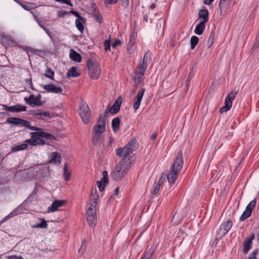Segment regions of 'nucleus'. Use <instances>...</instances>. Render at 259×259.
I'll list each match as a JSON object with an SVG mask.
<instances>
[{"instance_id": "nucleus-1", "label": "nucleus", "mask_w": 259, "mask_h": 259, "mask_svg": "<svg viewBox=\"0 0 259 259\" xmlns=\"http://www.w3.org/2000/svg\"><path fill=\"white\" fill-rule=\"evenodd\" d=\"M136 148V142L132 140L125 147L116 149V154L117 156L121 158L120 162L125 163V162H131V165H132L134 155L133 152Z\"/></svg>"}, {"instance_id": "nucleus-2", "label": "nucleus", "mask_w": 259, "mask_h": 259, "mask_svg": "<svg viewBox=\"0 0 259 259\" xmlns=\"http://www.w3.org/2000/svg\"><path fill=\"white\" fill-rule=\"evenodd\" d=\"M106 124L105 117L100 116L92 130V141L94 145H100L102 142L101 135L105 132Z\"/></svg>"}, {"instance_id": "nucleus-3", "label": "nucleus", "mask_w": 259, "mask_h": 259, "mask_svg": "<svg viewBox=\"0 0 259 259\" xmlns=\"http://www.w3.org/2000/svg\"><path fill=\"white\" fill-rule=\"evenodd\" d=\"M183 163L184 161L182 157V152L180 151L167 174V179L169 185L173 184L175 182L178 174L181 171L183 168Z\"/></svg>"}, {"instance_id": "nucleus-4", "label": "nucleus", "mask_w": 259, "mask_h": 259, "mask_svg": "<svg viewBox=\"0 0 259 259\" xmlns=\"http://www.w3.org/2000/svg\"><path fill=\"white\" fill-rule=\"evenodd\" d=\"M131 165V162H125V163L119 162L112 172L113 179L118 181L123 178Z\"/></svg>"}, {"instance_id": "nucleus-5", "label": "nucleus", "mask_w": 259, "mask_h": 259, "mask_svg": "<svg viewBox=\"0 0 259 259\" xmlns=\"http://www.w3.org/2000/svg\"><path fill=\"white\" fill-rule=\"evenodd\" d=\"M89 74L92 79H97L101 74V68L99 63L92 60H89L87 62Z\"/></svg>"}, {"instance_id": "nucleus-6", "label": "nucleus", "mask_w": 259, "mask_h": 259, "mask_svg": "<svg viewBox=\"0 0 259 259\" xmlns=\"http://www.w3.org/2000/svg\"><path fill=\"white\" fill-rule=\"evenodd\" d=\"M96 203H90V206L87 211V220L89 226L92 228L94 227L96 223Z\"/></svg>"}, {"instance_id": "nucleus-7", "label": "nucleus", "mask_w": 259, "mask_h": 259, "mask_svg": "<svg viewBox=\"0 0 259 259\" xmlns=\"http://www.w3.org/2000/svg\"><path fill=\"white\" fill-rule=\"evenodd\" d=\"M7 121L10 124L15 125L24 126L31 130H38V127L31 126L29 122L20 118L16 117H9L7 118Z\"/></svg>"}, {"instance_id": "nucleus-8", "label": "nucleus", "mask_w": 259, "mask_h": 259, "mask_svg": "<svg viewBox=\"0 0 259 259\" xmlns=\"http://www.w3.org/2000/svg\"><path fill=\"white\" fill-rule=\"evenodd\" d=\"M79 115L84 124H88L90 121V111L89 107L86 103H82L79 107Z\"/></svg>"}, {"instance_id": "nucleus-9", "label": "nucleus", "mask_w": 259, "mask_h": 259, "mask_svg": "<svg viewBox=\"0 0 259 259\" xmlns=\"http://www.w3.org/2000/svg\"><path fill=\"white\" fill-rule=\"evenodd\" d=\"M236 95L237 93L236 92H232L227 96L225 101V105L220 109V112H227L231 109L232 106V102L235 99Z\"/></svg>"}, {"instance_id": "nucleus-10", "label": "nucleus", "mask_w": 259, "mask_h": 259, "mask_svg": "<svg viewBox=\"0 0 259 259\" xmlns=\"http://www.w3.org/2000/svg\"><path fill=\"white\" fill-rule=\"evenodd\" d=\"M232 222L230 220L222 223L217 232V237L219 238L223 237L230 230L232 227Z\"/></svg>"}, {"instance_id": "nucleus-11", "label": "nucleus", "mask_w": 259, "mask_h": 259, "mask_svg": "<svg viewBox=\"0 0 259 259\" xmlns=\"http://www.w3.org/2000/svg\"><path fill=\"white\" fill-rule=\"evenodd\" d=\"M41 88L46 91L48 93H52L54 94L61 93L63 91L61 87L58 84H55L54 83L41 85Z\"/></svg>"}, {"instance_id": "nucleus-12", "label": "nucleus", "mask_w": 259, "mask_h": 259, "mask_svg": "<svg viewBox=\"0 0 259 259\" xmlns=\"http://www.w3.org/2000/svg\"><path fill=\"white\" fill-rule=\"evenodd\" d=\"M146 69L145 67H142L138 65L133 76V79L135 83L139 84L141 82Z\"/></svg>"}, {"instance_id": "nucleus-13", "label": "nucleus", "mask_w": 259, "mask_h": 259, "mask_svg": "<svg viewBox=\"0 0 259 259\" xmlns=\"http://www.w3.org/2000/svg\"><path fill=\"white\" fill-rule=\"evenodd\" d=\"M41 96L38 94L37 96L33 95H30L28 98L25 97L24 101L31 107L41 105Z\"/></svg>"}, {"instance_id": "nucleus-14", "label": "nucleus", "mask_w": 259, "mask_h": 259, "mask_svg": "<svg viewBox=\"0 0 259 259\" xmlns=\"http://www.w3.org/2000/svg\"><path fill=\"white\" fill-rule=\"evenodd\" d=\"M255 204L256 202L254 200H252L250 202V203L247 205L245 210L240 217V221H243L250 216V215L251 214L252 209L254 207Z\"/></svg>"}, {"instance_id": "nucleus-15", "label": "nucleus", "mask_w": 259, "mask_h": 259, "mask_svg": "<svg viewBox=\"0 0 259 259\" xmlns=\"http://www.w3.org/2000/svg\"><path fill=\"white\" fill-rule=\"evenodd\" d=\"M145 92L144 89H141L138 92L136 97L134 100L133 108L135 111L139 108Z\"/></svg>"}, {"instance_id": "nucleus-16", "label": "nucleus", "mask_w": 259, "mask_h": 259, "mask_svg": "<svg viewBox=\"0 0 259 259\" xmlns=\"http://www.w3.org/2000/svg\"><path fill=\"white\" fill-rule=\"evenodd\" d=\"M102 175L103 176L101 180L97 182V187L100 192H102L104 190L105 186L108 183V176L107 171L106 170L103 171Z\"/></svg>"}, {"instance_id": "nucleus-17", "label": "nucleus", "mask_w": 259, "mask_h": 259, "mask_svg": "<svg viewBox=\"0 0 259 259\" xmlns=\"http://www.w3.org/2000/svg\"><path fill=\"white\" fill-rule=\"evenodd\" d=\"M231 0H220L219 1V9L220 15L224 16L228 8L230 6V2Z\"/></svg>"}, {"instance_id": "nucleus-18", "label": "nucleus", "mask_w": 259, "mask_h": 259, "mask_svg": "<svg viewBox=\"0 0 259 259\" xmlns=\"http://www.w3.org/2000/svg\"><path fill=\"white\" fill-rule=\"evenodd\" d=\"M41 170L48 171L49 167L45 165H38L31 167L28 169L29 172H35L36 175H37V173L39 172V174L41 176L43 177L46 176L47 173L45 172V174H44V172L41 171Z\"/></svg>"}, {"instance_id": "nucleus-19", "label": "nucleus", "mask_w": 259, "mask_h": 259, "mask_svg": "<svg viewBox=\"0 0 259 259\" xmlns=\"http://www.w3.org/2000/svg\"><path fill=\"white\" fill-rule=\"evenodd\" d=\"M66 201L65 200H57L53 202L51 206L48 208V212H55L58 210V208L62 207Z\"/></svg>"}, {"instance_id": "nucleus-20", "label": "nucleus", "mask_w": 259, "mask_h": 259, "mask_svg": "<svg viewBox=\"0 0 259 259\" xmlns=\"http://www.w3.org/2000/svg\"><path fill=\"white\" fill-rule=\"evenodd\" d=\"M23 213V207L22 206H19L11 212H10L8 215L6 216L0 222V224L5 222L8 219L13 218L19 214H21Z\"/></svg>"}, {"instance_id": "nucleus-21", "label": "nucleus", "mask_w": 259, "mask_h": 259, "mask_svg": "<svg viewBox=\"0 0 259 259\" xmlns=\"http://www.w3.org/2000/svg\"><path fill=\"white\" fill-rule=\"evenodd\" d=\"M61 157L57 152L51 153L50 156V162L59 164L61 162Z\"/></svg>"}, {"instance_id": "nucleus-22", "label": "nucleus", "mask_w": 259, "mask_h": 259, "mask_svg": "<svg viewBox=\"0 0 259 259\" xmlns=\"http://www.w3.org/2000/svg\"><path fill=\"white\" fill-rule=\"evenodd\" d=\"M198 16L200 22L206 23L208 20V11L207 10H201L199 12Z\"/></svg>"}, {"instance_id": "nucleus-23", "label": "nucleus", "mask_w": 259, "mask_h": 259, "mask_svg": "<svg viewBox=\"0 0 259 259\" xmlns=\"http://www.w3.org/2000/svg\"><path fill=\"white\" fill-rule=\"evenodd\" d=\"M38 130L37 131H39L38 132L33 133V135L37 136L40 138H47L51 140L55 139V137L52 135H51L48 133L43 132L41 131V129L38 128Z\"/></svg>"}, {"instance_id": "nucleus-24", "label": "nucleus", "mask_w": 259, "mask_h": 259, "mask_svg": "<svg viewBox=\"0 0 259 259\" xmlns=\"http://www.w3.org/2000/svg\"><path fill=\"white\" fill-rule=\"evenodd\" d=\"M38 222L35 223L31 225V228H40V229H46L48 227V224L46 220L43 219H39Z\"/></svg>"}, {"instance_id": "nucleus-25", "label": "nucleus", "mask_w": 259, "mask_h": 259, "mask_svg": "<svg viewBox=\"0 0 259 259\" xmlns=\"http://www.w3.org/2000/svg\"><path fill=\"white\" fill-rule=\"evenodd\" d=\"M33 116L39 118V119H44L46 117L50 118V114L45 111H42L41 110H37L36 111L34 112L33 113Z\"/></svg>"}, {"instance_id": "nucleus-26", "label": "nucleus", "mask_w": 259, "mask_h": 259, "mask_svg": "<svg viewBox=\"0 0 259 259\" xmlns=\"http://www.w3.org/2000/svg\"><path fill=\"white\" fill-rule=\"evenodd\" d=\"M70 58L73 61L80 62L81 61V56L73 50H71L69 54Z\"/></svg>"}, {"instance_id": "nucleus-27", "label": "nucleus", "mask_w": 259, "mask_h": 259, "mask_svg": "<svg viewBox=\"0 0 259 259\" xmlns=\"http://www.w3.org/2000/svg\"><path fill=\"white\" fill-rule=\"evenodd\" d=\"M99 196L97 191L96 189H93L91 192L90 198V203H96V205H97L98 203V200L99 199Z\"/></svg>"}, {"instance_id": "nucleus-28", "label": "nucleus", "mask_w": 259, "mask_h": 259, "mask_svg": "<svg viewBox=\"0 0 259 259\" xmlns=\"http://www.w3.org/2000/svg\"><path fill=\"white\" fill-rule=\"evenodd\" d=\"M2 44L6 47L13 46L15 42L9 36H4L2 38Z\"/></svg>"}, {"instance_id": "nucleus-29", "label": "nucleus", "mask_w": 259, "mask_h": 259, "mask_svg": "<svg viewBox=\"0 0 259 259\" xmlns=\"http://www.w3.org/2000/svg\"><path fill=\"white\" fill-rule=\"evenodd\" d=\"M151 59V54L147 52H146L143 58V63L139 65V66L144 67L145 68H147L148 64L149 63Z\"/></svg>"}, {"instance_id": "nucleus-30", "label": "nucleus", "mask_w": 259, "mask_h": 259, "mask_svg": "<svg viewBox=\"0 0 259 259\" xmlns=\"http://www.w3.org/2000/svg\"><path fill=\"white\" fill-rule=\"evenodd\" d=\"M28 144L26 142V140L24 143L20 144L19 145H15L12 147V151L15 152L20 150H23L27 149L28 147Z\"/></svg>"}, {"instance_id": "nucleus-31", "label": "nucleus", "mask_w": 259, "mask_h": 259, "mask_svg": "<svg viewBox=\"0 0 259 259\" xmlns=\"http://www.w3.org/2000/svg\"><path fill=\"white\" fill-rule=\"evenodd\" d=\"M67 75L68 77H76L79 75L77 68L76 67H72L70 68L67 73Z\"/></svg>"}, {"instance_id": "nucleus-32", "label": "nucleus", "mask_w": 259, "mask_h": 259, "mask_svg": "<svg viewBox=\"0 0 259 259\" xmlns=\"http://www.w3.org/2000/svg\"><path fill=\"white\" fill-rule=\"evenodd\" d=\"M205 28V23L200 22L198 25H197L195 30L194 33L197 35H201L204 30Z\"/></svg>"}, {"instance_id": "nucleus-33", "label": "nucleus", "mask_w": 259, "mask_h": 259, "mask_svg": "<svg viewBox=\"0 0 259 259\" xmlns=\"http://www.w3.org/2000/svg\"><path fill=\"white\" fill-rule=\"evenodd\" d=\"M252 242L251 241V239H245L243 243V252L245 254H247L249 250L251 248Z\"/></svg>"}, {"instance_id": "nucleus-34", "label": "nucleus", "mask_w": 259, "mask_h": 259, "mask_svg": "<svg viewBox=\"0 0 259 259\" xmlns=\"http://www.w3.org/2000/svg\"><path fill=\"white\" fill-rule=\"evenodd\" d=\"M121 102H122V100L120 98H119L118 99H117V100L115 102V103L112 106V107L111 108V110L114 113H117L120 109V107L121 106Z\"/></svg>"}, {"instance_id": "nucleus-35", "label": "nucleus", "mask_w": 259, "mask_h": 259, "mask_svg": "<svg viewBox=\"0 0 259 259\" xmlns=\"http://www.w3.org/2000/svg\"><path fill=\"white\" fill-rule=\"evenodd\" d=\"M120 122V119L117 117L114 118L112 119L111 124L114 132L116 133L118 130L119 127Z\"/></svg>"}, {"instance_id": "nucleus-36", "label": "nucleus", "mask_w": 259, "mask_h": 259, "mask_svg": "<svg viewBox=\"0 0 259 259\" xmlns=\"http://www.w3.org/2000/svg\"><path fill=\"white\" fill-rule=\"evenodd\" d=\"M63 177L66 181H68L71 178V172L66 164L64 166Z\"/></svg>"}, {"instance_id": "nucleus-37", "label": "nucleus", "mask_w": 259, "mask_h": 259, "mask_svg": "<svg viewBox=\"0 0 259 259\" xmlns=\"http://www.w3.org/2000/svg\"><path fill=\"white\" fill-rule=\"evenodd\" d=\"M31 139L27 140L26 142L28 143V145H31L33 146H35L38 145V136L33 135V133H31Z\"/></svg>"}, {"instance_id": "nucleus-38", "label": "nucleus", "mask_w": 259, "mask_h": 259, "mask_svg": "<svg viewBox=\"0 0 259 259\" xmlns=\"http://www.w3.org/2000/svg\"><path fill=\"white\" fill-rule=\"evenodd\" d=\"M162 183V182L161 180L160 179L157 183L154 184L151 191L152 194H156L159 192Z\"/></svg>"}, {"instance_id": "nucleus-39", "label": "nucleus", "mask_w": 259, "mask_h": 259, "mask_svg": "<svg viewBox=\"0 0 259 259\" xmlns=\"http://www.w3.org/2000/svg\"><path fill=\"white\" fill-rule=\"evenodd\" d=\"M27 107L20 104H17L14 106V112L26 111Z\"/></svg>"}, {"instance_id": "nucleus-40", "label": "nucleus", "mask_w": 259, "mask_h": 259, "mask_svg": "<svg viewBox=\"0 0 259 259\" xmlns=\"http://www.w3.org/2000/svg\"><path fill=\"white\" fill-rule=\"evenodd\" d=\"M199 41V39L198 37L196 36H192L191 38L190 43H191V50H194L197 45Z\"/></svg>"}, {"instance_id": "nucleus-41", "label": "nucleus", "mask_w": 259, "mask_h": 259, "mask_svg": "<svg viewBox=\"0 0 259 259\" xmlns=\"http://www.w3.org/2000/svg\"><path fill=\"white\" fill-rule=\"evenodd\" d=\"M45 75L52 80H54V72L50 68H48Z\"/></svg>"}, {"instance_id": "nucleus-42", "label": "nucleus", "mask_w": 259, "mask_h": 259, "mask_svg": "<svg viewBox=\"0 0 259 259\" xmlns=\"http://www.w3.org/2000/svg\"><path fill=\"white\" fill-rule=\"evenodd\" d=\"M80 19H77L75 20V25L78 30L82 32L84 29V26L83 24L80 21Z\"/></svg>"}, {"instance_id": "nucleus-43", "label": "nucleus", "mask_w": 259, "mask_h": 259, "mask_svg": "<svg viewBox=\"0 0 259 259\" xmlns=\"http://www.w3.org/2000/svg\"><path fill=\"white\" fill-rule=\"evenodd\" d=\"M131 38H130L128 42L127 48V52L130 54H132L135 50V48L134 47V42L133 40H131Z\"/></svg>"}, {"instance_id": "nucleus-44", "label": "nucleus", "mask_w": 259, "mask_h": 259, "mask_svg": "<svg viewBox=\"0 0 259 259\" xmlns=\"http://www.w3.org/2000/svg\"><path fill=\"white\" fill-rule=\"evenodd\" d=\"M104 50L105 51H107L110 50V40H106L104 43Z\"/></svg>"}, {"instance_id": "nucleus-45", "label": "nucleus", "mask_w": 259, "mask_h": 259, "mask_svg": "<svg viewBox=\"0 0 259 259\" xmlns=\"http://www.w3.org/2000/svg\"><path fill=\"white\" fill-rule=\"evenodd\" d=\"M258 253V250L254 249L249 255V259H256V255Z\"/></svg>"}, {"instance_id": "nucleus-46", "label": "nucleus", "mask_w": 259, "mask_h": 259, "mask_svg": "<svg viewBox=\"0 0 259 259\" xmlns=\"http://www.w3.org/2000/svg\"><path fill=\"white\" fill-rule=\"evenodd\" d=\"M2 106L3 107V109L14 112V106H8L6 105H3Z\"/></svg>"}, {"instance_id": "nucleus-47", "label": "nucleus", "mask_w": 259, "mask_h": 259, "mask_svg": "<svg viewBox=\"0 0 259 259\" xmlns=\"http://www.w3.org/2000/svg\"><path fill=\"white\" fill-rule=\"evenodd\" d=\"M118 0H105L104 4L106 6L116 4Z\"/></svg>"}, {"instance_id": "nucleus-48", "label": "nucleus", "mask_w": 259, "mask_h": 259, "mask_svg": "<svg viewBox=\"0 0 259 259\" xmlns=\"http://www.w3.org/2000/svg\"><path fill=\"white\" fill-rule=\"evenodd\" d=\"M7 259H24L23 257L20 255H13L8 256Z\"/></svg>"}, {"instance_id": "nucleus-49", "label": "nucleus", "mask_w": 259, "mask_h": 259, "mask_svg": "<svg viewBox=\"0 0 259 259\" xmlns=\"http://www.w3.org/2000/svg\"><path fill=\"white\" fill-rule=\"evenodd\" d=\"M56 2H59L61 4H65L67 5L72 6V4L69 0H55Z\"/></svg>"}, {"instance_id": "nucleus-50", "label": "nucleus", "mask_w": 259, "mask_h": 259, "mask_svg": "<svg viewBox=\"0 0 259 259\" xmlns=\"http://www.w3.org/2000/svg\"><path fill=\"white\" fill-rule=\"evenodd\" d=\"M213 42V35H210L207 40L208 47H210Z\"/></svg>"}, {"instance_id": "nucleus-51", "label": "nucleus", "mask_w": 259, "mask_h": 259, "mask_svg": "<svg viewBox=\"0 0 259 259\" xmlns=\"http://www.w3.org/2000/svg\"><path fill=\"white\" fill-rule=\"evenodd\" d=\"M70 13H71L72 14H73V15H74L75 16L77 17L78 19H81V20H83V18H82L79 14L76 12V11H75L74 10H71L70 12Z\"/></svg>"}, {"instance_id": "nucleus-52", "label": "nucleus", "mask_w": 259, "mask_h": 259, "mask_svg": "<svg viewBox=\"0 0 259 259\" xmlns=\"http://www.w3.org/2000/svg\"><path fill=\"white\" fill-rule=\"evenodd\" d=\"M95 16L96 17V20L97 22L99 23H101L102 21V16L100 15H99L97 14V13H95L94 14Z\"/></svg>"}, {"instance_id": "nucleus-53", "label": "nucleus", "mask_w": 259, "mask_h": 259, "mask_svg": "<svg viewBox=\"0 0 259 259\" xmlns=\"http://www.w3.org/2000/svg\"><path fill=\"white\" fill-rule=\"evenodd\" d=\"M120 44H121V41L118 39V40H115V42L112 44V46L113 48H115L117 46L120 45Z\"/></svg>"}, {"instance_id": "nucleus-54", "label": "nucleus", "mask_w": 259, "mask_h": 259, "mask_svg": "<svg viewBox=\"0 0 259 259\" xmlns=\"http://www.w3.org/2000/svg\"><path fill=\"white\" fill-rule=\"evenodd\" d=\"M19 4L26 11H28L30 12V11H31L28 6H27V5H24L22 3H21L20 2L19 3Z\"/></svg>"}, {"instance_id": "nucleus-55", "label": "nucleus", "mask_w": 259, "mask_h": 259, "mask_svg": "<svg viewBox=\"0 0 259 259\" xmlns=\"http://www.w3.org/2000/svg\"><path fill=\"white\" fill-rule=\"evenodd\" d=\"M214 0H204V4L206 5H210Z\"/></svg>"}, {"instance_id": "nucleus-56", "label": "nucleus", "mask_w": 259, "mask_h": 259, "mask_svg": "<svg viewBox=\"0 0 259 259\" xmlns=\"http://www.w3.org/2000/svg\"><path fill=\"white\" fill-rule=\"evenodd\" d=\"M38 145L40 144V145H42L45 144V141L40 137H38Z\"/></svg>"}, {"instance_id": "nucleus-57", "label": "nucleus", "mask_w": 259, "mask_h": 259, "mask_svg": "<svg viewBox=\"0 0 259 259\" xmlns=\"http://www.w3.org/2000/svg\"><path fill=\"white\" fill-rule=\"evenodd\" d=\"M30 13L33 15L36 22H38L39 19L38 17L35 15V14L32 11H30Z\"/></svg>"}, {"instance_id": "nucleus-58", "label": "nucleus", "mask_w": 259, "mask_h": 259, "mask_svg": "<svg viewBox=\"0 0 259 259\" xmlns=\"http://www.w3.org/2000/svg\"><path fill=\"white\" fill-rule=\"evenodd\" d=\"M114 142V139L112 137H110L109 138V146H111L113 143Z\"/></svg>"}, {"instance_id": "nucleus-59", "label": "nucleus", "mask_w": 259, "mask_h": 259, "mask_svg": "<svg viewBox=\"0 0 259 259\" xmlns=\"http://www.w3.org/2000/svg\"><path fill=\"white\" fill-rule=\"evenodd\" d=\"M118 193H119V188H116L114 191V193H113V196L117 195Z\"/></svg>"}, {"instance_id": "nucleus-60", "label": "nucleus", "mask_w": 259, "mask_h": 259, "mask_svg": "<svg viewBox=\"0 0 259 259\" xmlns=\"http://www.w3.org/2000/svg\"><path fill=\"white\" fill-rule=\"evenodd\" d=\"M157 134L156 133H154L151 136V140H155L156 137H157Z\"/></svg>"}, {"instance_id": "nucleus-61", "label": "nucleus", "mask_w": 259, "mask_h": 259, "mask_svg": "<svg viewBox=\"0 0 259 259\" xmlns=\"http://www.w3.org/2000/svg\"><path fill=\"white\" fill-rule=\"evenodd\" d=\"M151 255V254H146L143 259H150Z\"/></svg>"}, {"instance_id": "nucleus-62", "label": "nucleus", "mask_w": 259, "mask_h": 259, "mask_svg": "<svg viewBox=\"0 0 259 259\" xmlns=\"http://www.w3.org/2000/svg\"><path fill=\"white\" fill-rule=\"evenodd\" d=\"M37 24H38V25L41 27L44 30H45V29L46 28V27H45L43 25H42L40 21H39L38 22H37Z\"/></svg>"}, {"instance_id": "nucleus-63", "label": "nucleus", "mask_w": 259, "mask_h": 259, "mask_svg": "<svg viewBox=\"0 0 259 259\" xmlns=\"http://www.w3.org/2000/svg\"><path fill=\"white\" fill-rule=\"evenodd\" d=\"M143 20L145 22H148V16L147 15H145L143 18Z\"/></svg>"}, {"instance_id": "nucleus-64", "label": "nucleus", "mask_w": 259, "mask_h": 259, "mask_svg": "<svg viewBox=\"0 0 259 259\" xmlns=\"http://www.w3.org/2000/svg\"><path fill=\"white\" fill-rule=\"evenodd\" d=\"M44 30L46 31V32L49 36H50V33L48 28H46Z\"/></svg>"}]
</instances>
